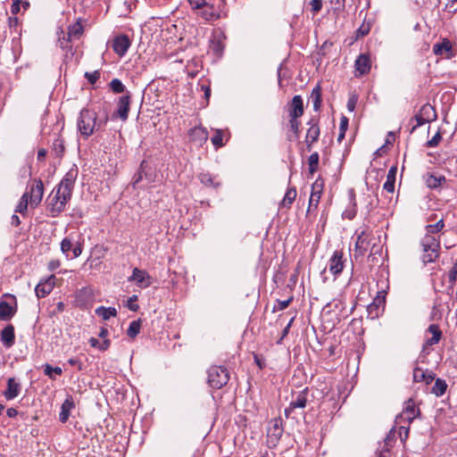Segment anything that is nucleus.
Listing matches in <instances>:
<instances>
[{
  "mask_svg": "<svg viewBox=\"0 0 457 457\" xmlns=\"http://www.w3.org/2000/svg\"><path fill=\"white\" fill-rule=\"evenodd\" d=\"M307 393L308 389L305 388L304 390L301 391L295 398H294L289 406L285 409V414L287 417L290 415V413L296 408H304L307 403Z\"/></svg>",
  "mask_w": 457,
  "mask_h": 457,
  "instance_id": "ddd939ff",
  "label": "nucleus"
},
{
  "mask_svg": "<svg viewBox=\"0 0 457 457\" xmlns=\"http://www.w3.org/2000/svg\"><path fill=\"white\" fill-rule=\"evenodd\" d=\"M444 221L443 220H440L439 221H437L436 224H433V225H428L426 227V229H427V234L426 235H434V234H436L437 232H439L440 230H442V228H444Z\"/></svg>",
  "mask_w": 457,
  "mask_h": 457,
  "instance_id": "de8ad7c7",
  "label": "nucleus"
},
{
  "mask_svg": "<svg viewBox=\"0 0 457 457\" xmlns=\"http://www.w3.org/2000/svg\"><path fill=\"white\" fill-rule=\"evenodd\" d=\"M311 98L313 102V109L318 112L320 109L322 99H321V87L320 84L316 85L311 94Z\"/></svg>",
  "mask_w": 457,
  "mask_h": 457,
  "instance_id": "473e14b6",
  "label": "nucleus"
},
{
  "mask_svg": "<svg viewBox=\"0 0 457 457\" xmlns=\"http://www.w3.org/2000/svg\"><path fill=\"white\" fill-rule=\"evenodd\" d=\"M344 269L343 252L335 251L329 260V270L334 275H338Z\"/></svg>",
  "mask_w": 457,
  "mask_h": 457,
  "instance_id": "a211bd4d",
  "label": "nucleus"
},
{
  "mask_svg": "<svg viewBox=\"0 0 457 457\" xmlns=\"http://www.w3.org/2000/svg\"><path fill=\"white\" fill-rule=\"evenodd\" d=\"M441 139H442V137H441L440 132H436V135L430 140H428L427 142V145L428 147H435L439 144Z\"/></svg>",
  "mask_w": 457,
  "mask_h": 457,
  "instance_id": "13d9d810",
  "label": "nucleus"
},
{
  "mask_svg": "<svg viewBox=\"0 0 457 457\" xmlns=\"http://www.w3.org/2000/svg\"><path fill=\"white\" fill-rule=\"evenodd\" d=\"M415 120H416V125L413 126L411 131H413L414 129H416L417 127H420V126H422L424 125L425 123H428V121L426 120V118H424L423 116H421L420 112L417 113L414 118H413Z\"/></svg>",
  "mask_w": 457,
  "mask_h": 457,
  "instance_id": "bf43d9fd",
  "label": "nucleus"
},
{
  "mask_svg": "<svg viewBox=\"0 0 457 457\" xmlns=\"http://www.w3.org/2000/svg\"><path fill=\"white\" fill-rule=\"evenodd\" d=\"M21 389V384L14 378H10L7 380V388L3 395L7 400H12L20 395Z\"/></svg>",
  "mask_w": 457,
  "mask_h": 457,
  "instance_id": "aec40b11",
  "label": "nucleus"
},
{
  "mask_svg": "<svg viewBox=\"0 0 457 457\" xmlns=\"http://www.w3.org/2000/svg\"><path fill=\"white\" fill-rule=\"evenodd\" d=\"M370 245V242L368 241V235L365 231H361L358 234L356 242H355V258L363 256L368 251Z\"/></svg>",
  "mask_w": 457,
  "mask_h": 457,
  "instance_id": "f3484780",
  "label": "nucleus"
},
{
  "mask_svg": "<svg viewBox=\"0 0 457 457\" xmlns=\"http://www.w3.org/2000/svg\"><path fill=\"white\" fill-rule=\"evenodd\" d=\"M85 77L90 84H95L100 78V71H95L93 72H86Z\"/></svg>",
  "mask_w": 457,
  "mask_h": 457,
  "instance_id": "864d4df0",
  "label": "nucleus"
},
{
  "mask_svg": "<svg viewBox=\"0 0 457 457\" xmlns=\"http://www.w3.org/2000/svg\"><path fill=\"white\" fill-rule=\"evenodd\" d=\"M131 46V41L127 35H119L112 41V49L119 56L122 57Z\"/></svg>",
  "mask_w": 457,
  "mask_h": 457,
  "instance_id": "f8f14e48",
  "label": "nucleus"
},
{
  "mask_svg": "<svg viewBox=\"0 0 457 457\" xmlns=\"http://www.w3.org/2000/svg\"><path fill=\"white\" fill-rule=\"evenodd\" d=\"M83 26L81 20L79 19L74 24L71 25L68 29V41L79 39L83 34Z\"/></svg>",
  "mask_w": 457,
  "mask_h": 457,
  "instance_id": "cd10ccee",
  "label": "nucleus"
},
{
  "mask_svg": "<svg viewBox=\"0 0 457 457\" xmlns=\"http://www.w3.org/2000/svg\"><path fill=\"white\" fill-rule=\"evenodd\" d=\"M449 282L453 284L457 279V262L453 265L448 272Z\"/></svg>",
  "mask_w": 457,
  "mask_h": 457,
  "instance_id": "4d7b16f0",
  "label": "nucleus"
},
{
  "mask_svg": "<svg viewBox=\"0 0 457 457\" xmlns=\"http://www.w3.org/2000/svg\"><path fill=\"white\" fill-rule=\"evenodd\" d=\"M367 312H368V317L370 319L375 320L381 315L383 311L380 308H378V306H376V304L370 303L367 307Z\"/></svg>",
  "mask_w": 457,
  "mask_h": 457,
  "instance_id": "37998d69",
  "label": "nucleus"
},
{
  "mask_svg": "<svg viewBox=\"0 0 457 457\" xmlns=\"http://www.w3.org/2000/svg\"><path fill=\"white\" fill-rule=\"evenodd\" d=\"M28 204H29V193L26 192L21 197L20 202L16 206L15 212H20L21 214L25 213L28 209Z\"/></svg>",
  "mask_w": 457,
  "mask_h": 457,
  "instance_id": "a19ab883",
  "label": "nucleus"
},
{
  "mask_svg": "<svg viewBox=\"0 0 457 457\" xmlns=\"http://www.w3.org/2000/svg\"><path fill=\"white\" fill-rule=\"evenodd\" d=\"M319 160H320V155L317 152L312 153L309 156L308 166H309L310 175L312 176L318 170Z\"/></svg>",
  "mask_w": 457,
  "mask_h": 457,
  "instance_id": "4c0bfd02",
  "label": "nucleus"
},
{
  "mask_svg": "<svg viewBox=\"0 0 457 457\" xmlns=\"http://www.w3.org/2000/svg\"><path fill=\"white\" fill-rule=\"evenodd\" d=\"M1 341L6 348L12 347L15 343L14 327L12 324L7 325L1 331Z\"/></svg>",
  "mask_w": 457,
  "mask_h": 457,
  "instance_id": "5701e85b",
  "label": "nucleus"
},
{
  "mask_svg": "<svg viewBox=\"0 0 457 457\" xmlns=\"http://www.w3.org/2000/svg\"><path fill=\"white\" fill-rule=\"evenodd\" d=\"M201 90L204 93V99L209 102L211 96V88L208 85H201Z\"/></svg>",
  "mask_w": 457,
  "mask_h": 457,
  "instance_id": "338daca9",
  "label": "nucleus"
},
{
  "mask_svg": "<svg viewBox=\"0 0 457 457\" xmlns=\"http://www.w3.org/2000/svg\"><path fill=\"white\" fill-rule=\"evenodd\" d=\"M128 281L134 282L138 287L146 288L152 284V278L147 271L134 268Z\"/></svg>",
  "mask_w": 457,
  "mask_h": 457,
  "instance_id": "423d86ee",
  "label": "nucleus"
},
{
  "mask_svg": "<svg viewBox=\"0 0 457 457\" xmlns=\"http://www.w3.org/2000/svg\"><path fill=\"white\" fill-rule=\"evenodd\" d=\"M428 332L432 335L430 338H427L425 341V344L423 345V348H427L428 346H431L433 345H436L439 342L442 333L438 328L437 325L432 324L428 327Z\"/></svg>",
  "mask_w": 457,
  "mask_h": 457,
  "instance_id": "a878e982",
  "label": "nucleus"
},
{
  "mask_svg": "<svg viewBox=\"0 0 457 457\" xmlns=\"http://www.w3.org/2000/svg\"><path fill=\"white\" fill-rule=\"evenodd\" d=\"M288 126L292 134L287 135V139L289 141H293L294 139L298 138L300 136L301 126V121L299 120V118L289 117Z\"/></svg>",
  "mask_w": 457,
  "mask_h": 457,
  "instance_id": "7c9ffc66",
  "label": "nucleus"
},
{
  "mask_svg": "<svg viewBox=\"0 0 457 457\" xmlns=\"http://www.w3.org/2000/svg\"><path fill=\"white\" fill-rule=\"evenodd\" d=\"M357 104V97L355 96H352L347 102V109L350 112H353Z\"/></svg>",
  "mask_w": 457,
  "mask_h": 457,
  "instance_id": "680f3d73",
  "label": "nucleus"
},
{
  "mask_svg": "<svg viewBox=\"0 0 457 457\" xmlns=\"http://www.w3.org/2000/svg\"><path fill=\"white\" fill-rule=\"evenodd\" d=\"M96 313L106 320L111 317H115L117 315V310L113 307L105 308L100 306L96 310Z\"/></svg>",
  "mask_w": 457,
  "mask_h": 457,
  "instance_id": "c9c22d12",
  "label": "nucleus"
},
{
  "mask_svg": "<svg viewBox=\"0 0 457 457\" xmlns=\"http://www.w3.org/2000/svg\"><path fill=\"white\" fill-rule=\"evenodd\" d=\"M200 181L205 186H212V178L209 173H201L199 176Z\"/></svg>",
  "mask_w": 457,
  "mask_h": 457,
  "instance_id": "5fc2aeb1",
  "label": "nucleus"
},
{
  "mask_svg": "<svg viewBox=\"0 0 457 457\" xmlns=\"http://www.w3.org/2000/svg\"><path fill=\"white\" fill-rule=\"evenodd\" d=\"M228 131L223 129H214V136L211 138V141L216 149L224 146L228 140Z\"/></svg>",
  "mask_w": 457,
  "mask_h": 457,
  "instance_id": "393cba45",
  "label": "nucleus"
},
{
  "mask_svg": "<svg viewBox=\"0 0 457 457\" xmlns=\"http://www.w3.org/2000/svg\"><path fill=\"white\" fill-rule=\"evenodd\" d=\"M312 12L313 14L319 12L322 8V0H312L310 2Z\"/></svg>",
  "mask_w": 457,
  "mask_h": 457,
  "instance_id": "6e6d98bb",
  "label": "nucleus"
},
{
  "mask_svg": "<svg viewBox=\"0 0 457 457\" xmlns=\"http://www.w3.org/2000/svg\"><path fill=\"white\" fill-rule=\"evenodd\" d=\"M304 112L303 102L301 96H295L288 104L289 117L300 118Z\"/></svg>",
  "mask_w": 457,
  "mask_h": 457,
  "instance_id": "2eb2a0df",
  "label": "nucleus"
},
{
  "mask_svg": "<svg viewBox=\"0 0 457 457\" xmlns=\"http://www.w3.org/2000/svg\"><path fill=\"white\" fill-rule=\"evenodd\" d=\"M371 303L376 304V306H378L382 311H384V307H385V303H386V292L379 291Z\"/></svg>",
  "mask_w": 457,
  "mask_h": 457,
  "instance_id": "49530a36",
  "label": "nucleus"
},
{
  "mask_svg": "<svg viewBox=\"0 0 457 457\" xmlns=\"http://www.w3.org/2000/svg\"><path fill=\"white\" fill-rule=\"evenodd\" d=\"M424 263L434 262L439 256L440 242L435 235H426L421 240Z\"/></svg>",
  "mask_w": 457,
  "mask_h": 457,
  "instance_id": "7ed1b4c3",
  "label": "nucleus"
},
{
  "mask_svg": "<svg viewBox=\"0 0 457 457\" xmlns=\"http://www.w3.org/2000/svg\"><path fill=\"white\" fill-rule=\"evenodd\" d=\"M420 411L416 408L415 403L412 399H409L405 402V406L398 419L401 420L411 422L419 414Z\"/></svg>",
  "mask_w": 457,
  "mask_h": 457,
  "instance_id": "4468645a",
  "label": "nucleus"
},
{
  "mask_svg": "<svg viewBox=\"0 0 457 457\" xmlns=\"http://www.w3.org/2000/svg\"><path fill=\"white\" fill-rule=\"evenodd\" d=\"M445 4V8L448 12L454 13L457 11V0H440Z\"/></svg>",
  "mask_w": 457,
  "mask_h": 457,
  "instance_id": "3c124183",
  "label": "nucleus"
},
{
  "mask_svg": "<svg viewBox=\"0 0 457 457\" xmlns=\"http://www.w3.org/2000/svg\"><path fill=\"white\" fill-rule=\"evenodd\" d=\"M421 116H423L424 118H426V120L430 122L434 120H436V111L434 109V107L432 105H430L429 104H424L420 112Z\"/></svg>",
  "mask_w": 457,
  "mask_h": 457,
  "instance_id": "72a5a7b5",
  "label": "nucleus"
},
{
  "mask_svg": "<svg viewBox=\"0 0 457 457\" xmlns=\"http://www.w3.org/2000/svg\"><path fill=\"white\" fill-rule=\"evenodd\" d=\"M293 298L290 297L287 300H284V301H278V310H285L289 304L290 303L292 302Z\"/></svg>",
  "mask_w": 457,
  "mask_h": 457,
  "instance_id": "69168bd1",
  "label": "nucleus"
},
{
  "mask_svg": "<svg viewBox=\"0 0 457 457\" xmlns=\"http://www.w3.org/2000/svg\"><path fill=\"white\" fill-rule=\"evenodd\" d=\"M137 300V295H132L129 301H128V308L133 312H137L138 310V305L134 303L135 301Z\"/></svg>",
  "mask_w": 457,
  "mask_h": 457,
  "instance_id": "052dcab7",
  "label": "nucleus"
},
{
  "mask_svg": "<svg viewBox=\"0 0 457 457\" xmlns=\"http://www.w3.org/2000/svg\"><path fill=\"white\" fill-rule=\"evenodd\" d=\"M354 67L359 76L369 73L371 67L370 59L369 55L364 54L359 55L355 61Z\"/></svg>",
  "mask_w": 457,
  "mask_h": 457,
  "instance_id": "6ab92c4d",
  "label": "nucleus"
},
{
  "mask_svg": "<svg viewBox=\"0 0 457 457\" xmlns=\"http://www.w3.org/2000/svg\"><path fill=\"white\" fill-rule=\"evenodd\" d=\"M447 389V383L442 378H436L432 387V393L436 396H442Z\"/></svg>",
  "mask_w": 457,
  "mask_h": 457,
  "instance_id": "f704fd0d",
  "label": "nucleus"
},
{
  "mask_svg": "<svg viewBox=\"0 0 457 457\" xmlns=\"http://www.w3.org/2000/svg\"><path fill=\"white\" fill-rule=\"evenodd\" d=\"M130 104L131 94L127 92L126 95L119 98L117 111L113 113V117H118L122 121H126L129 117Z\"/></svg>",
  "mask_w": 457,
  "mask_h": 457,
  "instance_id": "6e6552de",
  "label": "nucleus"
},
{
  "mask_svg": "<svg viewBox=\"0 0 457 457\" xmlns=\"http://www.w3.org/2000/svg\"><path fill=\"white\" fill-rule=\"evenodd\" d=\"M75 408L73 397L68 395L61 406L59 420L62 423H65L71 414V411Z\"/></svg>",
  "mask_w": 457,
  "mask_h": 457,
  "instance_id": "4be33fe9",
  "label": "nucleus"
},
{
  "mask_svg": "<svg viewBox=\"0 0 457 457\" xmlns=\"http://www.w3.org/2000/svg\"><path fill=\"white\" fill-rule=\"evenodd\" d=\"M55 276L51 275L46 279L41 280L35 287L37 298H44L48 295L54 287Z\"/></svg>",
  "mask_w": 457,
  "mask_h": 457,
  "instance_id": "9b49d317",
  "label": "nucleus"
},
{
  "mask_svg": "<svg viewBox=\"0 0 457 457\" xmlns=\"http://www.w3.org/2000/svg\"><path fill=\"white\" fill-rule=\"evenodd\" d=\"M324 187V181L318 178L312 186V194L309 200L308 212H311L312 207L317 208Z\"/></svg>",
  "mask_w": 457,
  "mask_h": 457,
  "instance_id": "9d476101",
  "label": "nucleus"
},
{
  "mask_svg": "<svg viewBox=\"0 0 457 457\" xmlns=\"http://www.w3.org/2000/svg\"><path fill=\"white\" fill-rule=\"evenodd\" d=\"M20 4H21V1L20 0H14L13 1V3L11 5V12H12V14L16 15L20 12V8H21Z\"/></svg>",
  "mask_w": 457,
  "mask_h": 457,
  "instance_id": "0e129e2a",
  "label": "nucleus"
},
{
  "mask_svg": "<svg viewBox=\"0 0 457 457\" xmlns=\"http://www.w3.org/2000/svg\"><path fill=\"white\" fill-rule=\"evenodd\" d=\"M396 173H397V166L394 165L389 169L387 176H386V180L383 186V188L389 193H393L395 191V183Z\"/></svg>",
  "mask_w": 457,
  "mask_h": 457,
  "instance_id": "c756f323",
  "label": "nucleus"
},
{
  "mask_svg": "<svg viewBox=\"0 0 457 457\" xmlns=\"http://www.w3.org/2000/svg\"><path fill=\"white\" fill-rule=\"evenodd\" d=\"M145 167H146V162L142 161L140 163V166L138 168V170L134 175L133 179H132V184H133L134 187L142 180L143 176L146 175Z\"/></svg>",
  "mask_w": 457,
  "mask_h": 457,
  "instance_id": "ea45409f",
  "label": "nucleus"
},
{
  "mask_svg": "<svg viewBox=\"0 0 457 457\" xmlns=\"http://www.w3.org/2000/svg\"><path fill=\"white\" fill-rule=\"evenodd\" d=\"M78 169L71 168L61 180L55 189L53 190L48 201V211L53 217L62 212L68 201L71 199L75 180L78 177Z\"/></svg>",
  "mask_w": 457,
  "mask_h": 457,
  "instance_id": "f257e3e1",
  "label": "nucleus"
},
{
  "mask_svg": "<svg viewBox=\"0 0 457 457\" xmlns=\"http://www.w3.org/2000/svg\"><path fill=\"white\" fill-rule=\"evenodd\" d=\"M107 121L108 116L98 120L97 114L95 111L84 108L79 112V116L77 120V128L83 138L87 139L95 133V131H97L103 126H105Z\"/></svg>",
  "mask_w": 457,
  "mask_h": 457,
  "instance_id": "f03ea898",
  "label": "nucleus"
},
{
  "mask_svg": "<svg viewBox=\"0 0 457 457\" xmlns=\"http://www.w3.org/2000/svg\"><path fill=\"white\" fill-rule=\"evenodd\" d=\"M71 248L72 243L71 239H69L68 237L63 238L62 241L61 242V251L68 257V253L71 250Z\"/></svg>",
  "mask_w": 457,
  "mask_h": 457,
  "instance_id": "603ef678",
  "label": "nucleus"
},
{
  "mask_svg": "<svg viewBox=\"0 0 457 457\" xmlns=\"http://www.w3.org/2000/svg\"><path fill=\"white\" fill-rule=\"evenodd\" d=\"M44 372L46 376H48L51 379L54 380L55 379V377L54 376V374L55 375H61L62 373V370L60 367H54L53 368L50 364H46L44 366Z\"/></svg>",
  "mask_w": 457,
  "mask_h": 457,
  "instance_id": "79ce46f5",
  "label": "nucleus"
},
{
  "mask_svg": "<svg viewBox=\"0 0 457 457\" xmlns=\"http://www.w3.org/2000/svg\"><path fill=\"white\" fill-rule=\"evenodd\" d=\"M442 181H445V179L443 177L437 178L436 176L429 175L427 178L426 183L428 187L436 188L437 187H439L441 185Z\"/></svg>",
  "mask_w": 457,
  "mask_h": 457,
  "instance_id": "a18cd8bd",
  "label": "nucleus"
},
{
  "mask_svg": "<svg viewBox=\"0 0 457 457\" xmlns=\"http://www.w3.org/2000/svg\"><path fill=\"white\" fill-rule=\"evenodd\" d=\"M211 49L216 55H220L224 49V44L220 38H214L212 41Z\"/></svg>",
  "mask_w": 457,
  "mask_h": 457,
  "instance_id": "c03bdc74",
  "label": "nucleus"
},
{
  "mask_svg": "<svg viewBox=\"0 0 457 457\" xmlns=\"http://www.w3.org/2000/svg\"><path fill=\"white\" fill-rule=\"evenodd\" d=\"M188 2L193 9H200L206 3L204 0H188Z\"/></svg>",
  "mask_w": 457,
  "mask_h": 457,
  "instance_id": "e2e57ef3",
  "label": "nucleus"
},
{
  "mask_svg": "<svg viewBox=\"0 0 457 457\" xmlns=\"http://www.w3.org/2000/svg\"><path fill=\"white\" fill-rule=\"evenodd\" d=\"M228 372L224 367L212 366L208 370V384L213 388H221L228 383Z\"/></svg>",
  "mask_w": 457,
  "mask_h": 457,
  "instance_id": "39448f33",
  "label": "nucleus"
},
{
  "mask_svg": "<svg viewBox=\"0 0 457 457\" xmlns=\"http://www.w3.org/2000/svg\"><path fill=\"white\" fill-rule=\"evenodd\" d=\"M308 124L310 125V128L307 129L305 143L307 151L311 152L312 149V145L319 139L320 130L317 119L312 118Z\"/></svg>",
  "mask_w": 457,
  "mask_h": 457,
  "instance_id": "0eeeda50",
  "label": "nucleus"
},
{
  "mask_svg": "<svg viewBox=\"0 0 457 457\" xmlns=\"http://www.w3.org/2000/svg\"><path fill=\"white\" fill-rule=\"evenodd\" d=\"M348 127V119L345 116H342L340 120V132L338 135V141H341L345 137V131Z\"/></svg>",
  "mask_w": 457,
  "mask_h": 457,
  "instance_id": "8fccbe9b",
  "label": "nucleus"
},
{
  "mask_svg": "<svg viewBox=\"0 0 457 457\" xmlns=\"http://www.w3.org/2000/svg\"><path fill=\"white\" fill-rule=\"evenodd\" d=\"M16 313V307L11 306L7 302L0 301V320H9Z\"/></svg>",
  "mask_w": 457,
  "mask_h": 457,
  "instance_id": "c85d7f7f",
  "label": "nucleus"
},
{
  "mask_svg": "<svg viewBox=\"0 0 457 457\" xmlns=\"http://www.w3.org/2000/svg\"><path fill=\"white\" fill-rule=\"evenodd\" d=\"M141 320H133L127 330V335L130 338H135L140 332Z\"/></svg>",
  "mask_w": 457,
  "mask_h": 457,
  "instance_id": "58836bf2",
  "label": "nucleus"
},
{
  "mask_svg": "<svg viewBox=\"0 0 457 457\" xmlns=\"http://www.w3.org/2000/svg\"><path fill=\"white\" fill-rule=\"evenodd\" d=\"M199 10V15L206 21H214L228 16L225 0H219L217 6L205 3Z\"/></svg>",
  "mask_w": 457,
  "mask_h": 457,
  "instance_id": "20e7f679",
  "label": "nucleus"
},
{
  "mask_svg": "<svg viewBox=\"0 0 457 457\" xmlns=\"http://www.w3.org/2000/svg\"><path fill=\"white\" fill-rule=\"evenodd\" d=\"M189 137L198 146H202L208 140V131L204 127H195L189 131Z\"/></svg>",
  "mask_w": 457,
  "mask_h": 457,
  "instance_id": "dca6fc26",
  "label": "nucleus"
},
{
  "mask_svg": "<svg viewBox=\"0 0 457 457\" xmlns=\"http://www.w3.org/2000/svg\"><path fill=\"white\" fill-rule=\"evenodd\" d=\"M296 197V189L295 187H290L287 190L283 200L281 201V205L286 208H289L293 202Z\"/></svg>",
  "mask_w": 457,
  "mask_h": 457,
  "instance_id": "e433bc0d",
  "label": "nucleus"
},
{
  "mask_svg": "<svg viewBox=\"0 0 457 457\" xmlns=\"http://www.w3.org/2000/svg\"><path fill=\"white\" fill-rule=\"evenodd\" d=\"M433 52L436 55H444L446 58H451L453 55L452 43L445 38L442 42L434 45Z\"/></svg>",
  "mask_w": 457,
  "mask_h": 457,
  "instance_id": "412c9836",
  "label": "nucleus"
},
{
  "mask_svg": "<svg viewBox=\"0 0 457 457\" xmlns=\"http://www.w3.org/2000/svg\"><path fill=\"white\" fill-rule=\"evenodd\" d=\"M110 87L114 93H122L125 89L124 85L119 79H113L110 82Z\"/></svg>",
  "mask_w": 457,
  "mask_h": 457,
  "instance_id": "09e8293b",
  "label": "nucleus"
},
{
  "mask_svg": "<svg viewBox=\"0 0 457 457\" xmlns=\"http://www.w3.org/2000/svg\"><path fill=\"white\" fill-rule=\"evenodd\" d=\"M65 152L64 139L61 137L55 138L52 145V153L57 158H62Z\"/></svg>",
  "mask_w": 457,
  "mask_h": 457,
  "instance_id": "2f4dec72",
  "label": "nucleus"
},
{
  "mask_svg": "<svg viewBox=\"0 0 457 457\" xmlns=\"http://www.w3.org/2000/svg\"><path fill=\"white\" fill-rule=\"evenodd\" d=\"M61 265V262L59 260H52L49 262L48 263V269L50 270H56L57 268H59Z\"/></svg>",
  "mask_w": 457,
  "mask_h": 457,
  "instance_id": "774afa93",
  "label": "nucleus"
},
{
  "mask_svg": "<svg viewBox=\"0 0 457 457\" xmlns=\"http://www.w3.org/2000/svg\"><path fill=\"white\" fill-rule=\"evenodd\" d=\"M44 194V186L41 179H35L33 184L30 186L29 193V201L31 207L37 206L43 197Z\"/></svg>",
  "mask_w": 457,
  "mask_h": 457,
  "instance_id": "1a4fd4ad",
  "label": "nucleus"
},
{
  "mask_svg": "<svg viewBox=\"0 0 457 457\" xmlns=\"http://www.w3.org/2000/svg\"><path fill=\"white\" fill-rule=\"evenodd\" d=\"M271 427L268 429V436L272 440L277 442L282 436L283 428H282V421L280 419H273L270 421Z\"/></svg>",
  "mask_w": 457,
  "mask_h": 457,
  "instance_id": "b1692460",
  "label": "nucleus"
},
{
  "mask_svg": "<svg viewBox=\"0 0 457 457\" xmlns=\"http://www.w3.org/2000/svg\"><path fill=\"white\" fill-rule=\"evenodd\" d=\"M435 379V374L431 371H424L420 368L413 370V380L415 382L425 381L426 384L431 383Z\"/></svg>",
  "mask_w": 457,
  "mask_h": 457,
  "instance_id": "bb28decb",
  "label": "nucleus"
}]
</instances>
